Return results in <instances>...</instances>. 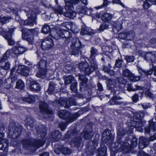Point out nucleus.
<instances>
[{
    "label": "nucleus",
    "mask_w": 156,
    "mask_h": 156,
    "mask_svg": "<svg viewBox=\"0 0 156 156\" xmlns=\"http://www.w3.org/2000/svg\"><path fill=\"white\" fill-rule=\"evenodd\" d=\"M22 143L23 147L25 149L30 147L37 149L42 146L44 144L45 141L43 139H36L30 138L22 140Z\"/></svg>",
    "instance_id": "nucleus-1"
},
{
    "label": "nucleus",
    "mask_w": 156,
    "mask_h": 156,
    "mask_svg": "<svg viewBox=\"0 0 156 156\" xmlns=\"http://www.w3.org/2000/svg\"><path fill=\"white\" fill-rule=\"evenodd\" d=\"M52 104L55 107L61 105L66 108H68L72 105H75L76 104V100L74 98H68L64 97L60 98L58 100H55Z\"/></svg>",
    "instance_id": "nucleus-2"
},
{
    "label": "nucleus",
    "mask_w": 156,
    "mask_h": 156,
    "mask_svg": "<svg viewBox=\"0 0 156 156\" xmlns=\"http://www.w3.org/2000/svg\"><path fill=\"white\" fill-rule=\"evenodd\" d=\"M52 104L55 107L61 105L66 108H68L72 105H75L76 104V100L74 98H68L64 97L60 98L58 100H55Z\"/></svg>",
    "instance_id": "nucleus-3"
},
{
    "label": "nucleus",
    "mask_w": 156,
    "mask_h": 156,
    "mask_svg": "<svg viewBox=\"0 0 156 156\" xmlns=\"http://www.w3.org/2000/svg\"><path fill=\"white\" fill-rule=\"evenodd\" d=\"M90 62V65H89L88 63L85 61L80 62L78 64V68L80 70L88 75L95 70L98 66L97 64L94 63L91 61Z\"/></svg>",
    "instance_id": "nucleus-4"
},
{
    "label": "nucleus",
    "mask_w": 156,
    "mask_h": 156,
    "mask_svg": "<svg viewBox=\"0 0 156 156\" xmlns=\"http://www.w3.org/2000/svg\"><path fill=\"white\" fill-rule=\"evenodd\" d=\"M82 113L80 111L70 115L69 113L66 110H61L58 112V116L59 118L66 120L67 123L72 122L76 120Z\"/></svg>",
    "instance_id": "nucleus-5"
},
{
    "label": "nucleus",
    "mask_w": 156,
    "mask_h": 156,
    "mask_svg": "<svg viewBox=\"0 0 156 156\" xmlns=\"http://www.w3.org/2000/svg\"><path fill=\"white\" fill-rule=\"evenodd\" d=\"M22 130L21 126H16L10 125L9 126L8 135L10 137L16 139L21 134Z\"/></svg>",
    "instance_id": "nucleus-6"
},
{
    "label": "nucleus",
    "mask_w": 156,
    "mask_h": 156,
    "mask_svg": "<svg viewBox=\"0 0 156 156\" xmlns=\"http://www.w3.org/2000/svg\"><path fill=\"white\" fill-rule=\"evenodd\" d=\"M81 44L79 39L77 38L73 39L70 47V52L72 55L78 56Z\"/></svg>",
    "instance_id": "nucleus-7"
},
{
    "label": "nucleus",
    "mask_w": 156,
    "mask_h": 156,
    "mask_svg": "<svg viewBox=\"0 0 156 156\" xmlns=\"http://www.w3.org/2000/svg\"><path fill=\"white\" fill-rule=\"evenodd\" d=\"M27 15L29 16L28 18L23 21V25L32 27L37 24L36 16L35 12L30 10L28 11Z\"/></svg>",
    "instance_id": "nucleus-8"
},
{
    "label": "nucleus",
    "mask_w": 156,
    "mask_h": 156,
    "mask_svg": "<svg viewBox=\"0 0 156 156\" xmlns=\"http://www.w3.org/2000/svg\"><path fill=\"white\" fill-rule=\"evenodd\" d=\"M54 45L52 39L50 37H46L42 41L41 47L43 50H48L50 49Z\"/></svg>",
    "instance_id": "nucleus-9"
},
{
    "label": "nucleus",
    "mask_w": 156,
    "mask_h": 156,
    "mask_svg": "<svg viewBox=\"0 0 156 156\" xmlns=\"http://www.w3.org/2000/svg\"><path fill=\"white\" fill-rule=\"evenodd\" d=\"M22 32V38L24 40L27 41L29 44L32 45L33 43L34 38L33 36L29 34L27 29H22L21 30Z\"/></svg>",
    "instance_id": "nucleus-10"
},
{
    "label": "nucleus",
    "mask_w": 156,
    "mask_h": 156,
    "mask_svg": "<svg viewBox=\"0 0 156 156\" xmlns=\"http://www.w3.org/2000/svg\"><path fill=\"white\" fill-rule=\"evenodd\" d=\"M25 62L27 66H19L17 71L18 73H20L23 76H27L29 75V70L30 69V66H28L30 65V63L27 61H26Z\"/></svg>",
    "instance_id": "nucleus-11"
},
{
    "label": "nucleus",
    "mask_w": 156,
    "mask_h": 156,
    "mask_svg": "<svg viewBox=\"0 0 156 156\" xmlns=\"http://www.w3.org/2000/svg\"><path fill=\"white\" fill-rule=\"evenodd\" d=\"M76 11L79 15L82 16V14H85L88 15H90L92 9L91 8H88L85 6L81 7V6L78 5L76 7Z\"/></svg>",
    "instance_id": "nucleus-12"
},
{
    "label": "nucleus",
    "mask_w": 156,
    "mask_h": 156,
    "mask_svg": "<svg viewBox=\"0 0 156 156\" xmlns=\"http://www.w3.org/2000/svg\"><path fill=\"white\" fill-rule=\"evenodd\" d=\"M137 144L136 139V138H133V139L130 146H129V144L127 142L124 143L122 146V149L123 150H128V152H131V150L133 148L135 147Z\"/></svg>",
    "instance_id": "nucleus-13"
},
{
    "label": "nucleus",
    "mask_w": 156,
    "mask_h": 156,
    "mask_svg": "<svg viewBox=\"0 0 156 156\" xmlns=\"http://www.w3.org/2000/svg\"><path fill=\"white\" fill-rule=\"evenodd\" d=\"M39 108L41 111L40 113L51 114L52 113V111L48 108V104L44 101L40 102Z\"/></svg>",
    "instance_id": "nucleus-14"
},
{
    "label": "nucleus",
    "mask_w": 156,
    "mask_h": 156,
    "mask_svg": "<svg viewBox=\"0 0 156 156\" xmlns=\"http://www.w3.org/2000/svg\"><path fill=\"white\" fill-rule=\"evenodd\" d=\"M145 59L149 62H154L156 61V52L153 51L147 53L145 55Z\"/></svg>",
    "instance_id": "nucleus-15"
},
{
    "label": "nucleus",
    "mask_w": 156,
    "mask_h": 156,
    "mask_svg": "<svg viewBox=\"0 0 156 156\" xmlns=\"http://www.w3.org/2000/svg\"><path fill=\"white\" fill-rule=\"evenodd\" d=\"M90 53V58L89 60L94 63L97 64L95 57L98 55V50L94 47H92L91 48Z\"/></svg>",
    "instance_id": "nucleus-16"
},
{
    "label": "nucleus",
    "mask_w": 156,
    "mask_h": 156,
    "mask_svg": "<svg viewBox=\"0 0 156 156\" xmlns=\"http://www.w3.org/2000/svg\"><path fill=\"white\" fill-rule=\"evenodd\" d=\"M61 33L62 31L59 28L57 29L54 28L51 29L50 31L51 36L57 40L60 38Z\"/></svg>",
    "instance_id": "nucleus-17"
},
{
    "label": "nucleus",
    "mask_w": 156,
    "mask_h": 156,
    "mask_svg": "<svg viewBox=\"0 0 156 156\" xmlns=\"http://www.w3.org/2000/svg\"><path fill=\"white\" fill-rule=\"evenodd\" d=\"M36 131L38 136L42 138H44L46 134V129L42 126H38L36 129Z\"/></svg>",
    "instance_id": "nucleus-18"
},
{
    "label": "nucleus",
    "mask_w": 156,
    "mask_h": 156,
    "mask_svg": "<svg viewBox=\"0 0 156 156\" xmlns=\"http://www.w3.org/2000/svg\"><path fill=\"white\" fill-rule=\"evenodd\" d=\"M14 29L11 28L8 31V33L6 34L4 36L5 38L8 40L9 44L10 45H12L14 44V41L12 38L11 34L14 31Z\"/></svg>",
    "instance_id": "nucleus-19"
},
{
    "label": "nucleus",
    "mask_w": 156,
    "mask_h": 156,
    "mask_svg": "<svg viewBox=\"0 0 156 156\" xmlns=\"http://www.w3.org/2000/svg\"><path fill=\"white\" fill-rule=\"evenodd\" d=\"M79 78L81 82L80 85V89L81 91L83 90V88L85 89L87 87L86 83L87 81V79L85 75L82 74H79Z\"/></svg>",
    "instance_id": "nucleus-20"
},
{
    "label": "nucleus",
    "mask_w": 156,
    "mask_h": 156,
    "mask_svg": "<svg viewBox=\"0 0 156 156\" xmlns=\"http://www.w3.org/2000/svg\"><path fill=\"white\" fill-rule=\"evenodd\" d=\"M25 122L28 129L31 130L34 127V120L33 117H27L25 120Z\"/></svg>",
    "instance_id": "nucleus-21"
},
{
    "label": "nucleus",
    "mask_w": 156,
    "mask_h": 156,
    "mask_svg": "<svg viewBox=\"0 0 156 156\" xmlns=\"http://www.w3.org/2000/svg\"><path fill=\"white\" fill-rule=\"evenodd\" d=\"M149 144V141L144 137L140 138L139 143V148L143 149L146 147Z\"/></svg>",
    "instance_id": "nucleus-22"
},
{
    "label": "nucleus",
    "mask_w": 156,
    "mask_h": 156,
    "mask_svg": "<svg viewBox=\"0 0 156 156\" xmlns=\"http://www.w3.org/2000/svg\"><path fill=\"white\" fill-rule=\"evenodd\" d=\"M30 90L32 91L38 90L41 88L39 83L35 81H33L30 82Z\"/></svg>",
    "instance_id": "nucleus-23"
},
{
    "label": "nucleus",
    "mask_w": 156,
    "mask_h": 156,
    "mask_svg": "<svg viewBox=\"0 0 156 156\" xmlns=\"http://www.w3.org/2000/svg\"><path fill=\"white\" fill-rule=\"evenodd\" d=\"M137 67L139 73L141 74V76L150 75L154 71L153 68H152V69H151L149 70L145 71L143 70L140 66H137Z\"/></svg>",
    "instance_id": "nucleus-24"
},
{
    "label": "nucleus",
    "mask_w": 156,
    "mask_h": 156,
    "mask_svg": "<svg viewBox=\"0 0 156 156\" xmlns=\"http://www.w3.org/2000/svg\"><path fill=\"white\" fill-rule=\"evenodd\" d=\"M76 15V12L74 11L71 10H69L64 13V16L65 17L72 19L75 17Z\"/></svg>",
    "instance_id": "nucleus-25"
},
{
    "label": "nucleus",
    "mask_w": 156,
    "mask_h": 156,
    "mask_svg": "<svg viewBox=\"0 0 156 156\" xmlns=\"http://www.w3.org/2000/svg\"><path fill=\"white\" fill-rule=\"evenodd\" d=\"M22 100L25 102H27L28 103H32L34 102L35 100V98L34 95H30L27 97L22 98Z\"/></svg>",
    "instance_id": "nucleus-26"
},
{
    "label": "nucleus",
    "mask_w": 156,
    "mask_h": 156,
    "mask_svg": "<svg viewBox=\"0 0 156 156\" xmlns=\"http://www.w3.org/2000/svg\"><path fill=\"white\" fill-rule=\"evenodd\" d=\"M51 135L53 140L55 141L58 140L61 137V135L58 130H56L52 133Z\"/></svg>",
    "instance_id": "nucleus-27"
},
{
    "label": "nucleus",
    "mask_w": 156,
    "mask_h": 156,
    "mask_svg": "<svg viewBox=\"0 0 156 156\" xmlns=\"http://www.w3.org/2000/svg\"><path fill=\"white\" fill-rule=\"evenodd\" d=\"M8 141L7 140H4L3 143H0V150L7 152L8 151Z\"/></svg>",
    "instance_id": "nucleus-28"
},
{
    "label": "nucleus",
    "mask_w": 156,
    "mask_h": 156,
    "mask_svg": "<svg viewBox=\"0 0 156 156\" xmlns=\"http://www.w3.org/2000/svg\"><path fill=\"white\" fill-rule=\"evenodd\" d=\"M65 84L68 85L72 82L75 80L74 78L71 75H69L66 76L64 78Z\"/></svg>",
    "instance_id": "nucleus-29"
},
{
    "label": "nucleus",
    "mask_w": 156,
    "mask_h": 156,
    "mask_svg": "<svg viewBox=\"0 0 156 156\" xmlns=\"http://www.w3.org/2000/svg\"><path fill=\"white\" fill-rule=\"evenodd\" d=\"M12 55L10 53L9 50H8L3 55L2 58H0V63L5 62L9 58L10 55Z\"/></svg>",
    "instance_id": "nucleus-30"
},
{
    "label": "nucleus",
    "mask_w": 156,
    "mask_h": 156,
    "mask_svg": "<svg viewBox=\"0 0 156 156\" xmlns=\"http://www.w3.org/2000/svg\"><path fill=\"white\" fill-rule=\"evenodd\" d=\"M46 62L45 60H41L38 63L37 67L39 69H46Z\"/></svg>",
    "instance_id": "nucleus-31"
},
{
    "label": "nucleus",
    "mask_w": 156,
    "mask_h": 156,
    "mask_svg": "<svg viewBox=\"0 0 156 156\" xmlns=\"http://www.w3.org/2000/svg\"><path fill=\"white\" fill-rule=\"evenodd\" d=\"M61 36V37L65 38L66 39H68L71 37L72 34L71 33L65 30L63 31V32H62Z\"/></svg>",
    "instance_id": "nucleus-32"
},
{
    "label": "nucleus",
    "mask_w": 156,
    "mask_h": 156,
    "mask_svg": "<svg viewBox=\"0 0 156 156\" xmlns=\"http://www.w3.org/2000/svg\"><path fill=\"white\" fill-rule=\"evenodd\" d=\"M12 18L10 16H0V22L3 24H5L9 22Z\"/></svg>",
    "instance_id": "nucleus-33"
},
{
    "label": "nucleus",
    "mask_w": 156,
    "mask_h": 156,
    "mask_svg": "<svg viewBox=\"0 0 156 156\" xmlns=\"http://www.w3.org/2000/svg\"><path fill=\"white\" fill-rule=\"evenodd\" d=\"M89 29L85 25H83L82 27L80 34L81 35H84L85 34H88L90 33Z\"/></svg>",
    "instance_id": "nucleus-34"
},
{
    "label": "nucleus",
    "mask_w": 156,
    "mask_h": 156,
    "mask_svg": "<svg viewBox=\"0 0 156 156\" xmlns=\"http://www.w3.org/2000/svg\"><path fill=\"white\" fill-rule=\"evenodd\" d=\"M63 8L60 6H58L54 8L55 12V13L60 15L63 14L64 16V13L63 12Z\"/></svg>",
    "instance_id": "nucleus-35"
},
{
    "label": "nucleus",
    "mask_w": 156,
    "mask_h": 156,
    "mask_svg": "<svg viewBox=\"0 0 156 156\" xmlns=\"http://www.w3.org/2000/svg\"><path fill=\"white\" fill-rule=\"evenodd\" d=\"M39 71L36 74L37 76L39 77L43 78L46 75V69H39Z\"/></svg>",
    "instance_id": "nucleus-36"
},
{
    "label": "nucleus",
    "mask_w": 156,
    "mask_h": 156,
    "mask_svg": "<svg viewBox=\"0 0 156 156\" xmlns=\"http://www.w3.org/2000/svg\"><path fill=\"white\" fill-rule=\"evenodd\" d=\"M51 30L49 26L47 24L44 25L42 28L41 31L43 34H47L50 32Z\"/></svg>",
    "instance_id": "nucleus-37"
},
{
    "label": "nucleus",
    "mask_w": 156,
    "mask_h": 156,
    "mask_svg": "<svg viewBox=\"0 0 156 156\" xmlns=\"http://www.w3.org/2000/svg\"><path fill=\"white\" fill-rule=\"evenodd\" d=\"M93 133L91 131L88 132L85 131L83 133V137L86 140L91 139Z\"/></svg>",
    "instance_id": "nucleus-38"
},
{
    "label": "nucleus",
    "mask_w": 156,
    "mask_h": 156,
    "mask_svg": "<svg viewBox=\"0 0 156 156\" xmlns=\"http://www.w3.org/2000/svg\"><path fill=\"white\" fill-rule=\"evenodd\" d=\"M154 130V126L153 123L150 122L149 123V127L145 128V133H149L150 131H153Z\"/></svg>",
    "instance_id": "nucleus-39"
},
{
    "label": "nucleus",
    "mask_w": 156,
    "mask_h": 156,
    "mask_svg": "<svg viewBox=\"0 0 156 156\" xmlns=\"http://www.w3.org/2000/svg\"><path fill=\"white\" fill-rule=\"evenodd\" d=\"M24 87V84L21 80H18L16 83V87L17 88L22 89Z\"/></svg>",
    "instance_id": "nucleus-40"
},
{
    "label": "nucleus",
    "mask_w": 156,
    "mask_h": 156,
    "mask_svg": "<svg viewBox=\"0 0 156 156\" xmlns=\"http://www.w3.org/2000/svg\"><path fill=\"white\" fill-rule=\"evenodd\" d=\"M107 129H106L102 134V141L104 144H106L107 142Z\"/></svg>",
    "instance_id": "nucleus-41"
},
{
    "label": "nucleus",
    "mask_w": 156,
    "mask_h": 156,
    "mask_svg": "<svg viewBox=\"0 0 156 156\" xmlns=\"http://www.w3.org/2000/svg\"><path fill=\"white\" fill-rule=\"evenodd\" d=\"M9 9L10 10L9 12H12L16 16H18V12L20 11V9L17 8H13L11 7H8Z\"/></svg>",
    "instance_id": "nucleus-42"
},
{
    "label": "nucleus",
    "mask_w": 156,
    "mask_h": 156,
    "mask_svg": "<svg viewBox=\"0 0 156 156\" xmlns=\"http://www.w3.org/2000/svg\"><path fill=\"white\" fill-rule=\"evenodd\" d=\"M129 79L133 82H136L140 79V78L138 76H135L133 74L131 73L128 77Z\"/></svg>",
    "instance_id": "nucleus-43"
},
{
    "label": "nucleus",
    "mask_w": 156,
    "mask_h": 156,
    "mask_svg": "<svg viewBox=\"0 0 156 156\" xmlns=\"http://www.w3.org/2000/svg\"><path fill=\"white\" fill-rule=\"evenodd\" d=\"M61 151L65 155H69L71 152V150L67 147H63L62 148Z\"/></svg>",
    "instance_id": "nucleus-44"
},
{
    "label": "nucleus",
    "mask_w": 156,
    "mask_h": 156,
    "mask_svg": "<svg viewBox=\"0 0 156 156\" xmlns=\"http://www.w3.org/2000/svg\"><path fill=\"white\" fill-rule=\"evenodd\" d=\"M8 50H9V52L12 55L13 53L14 54H20L17 47H14Z\"/></svg>",
    "instance_id": "nucleus-45"
},
{
    "label": "nucleus",
    "mask_w": 156,
    "mask_h": 156,
    "mask_svg": "<svg viewBox=\"0 0 156 156\" xmlns=\"http://www.w3.org/2000/svg\"><path fill=\"white\" fill-rule=\"evenodd\" d=\"M73 142L74 145L77 147H79L81 142V139L80 137L76 138V139H74Z\"/></svg>",
    "instance_id": "nucleus-46"
},
{
    "label": "nucleus",
    "mask_w": 156,
    "mask_h": 156,
    "mask_svg": "<svg viewBox=\"0 0 156 156\" xmlns=\"http://www.w3.org/2000/svg\"><path fill=\"white\" fill-rule=\"evenodd\" d=\"M62 26L65 27L67 29L69 30H73L72 27L73 24L69 22H64L62 23Z\"/></svg>",
    "instance_id": "nucleus-47"
},
{
    "label": "nucleus",
    "mask_w": 156,
    "mask_h": 156,
    "mask_svg": "<svg viewBox=\"0 0 156 156\" xmlns=\"http://www.w3.org/2000/svg\"><path fill=\"white\" fill-rule=\"evenodd\" d=\"M55 88L54 86V83L53 82H50L48 90V92L49 94H50L52 93L54 90Z\"/></svg>",
    "instance_id": "nucleus-48"
},
{
    "label": "nucleus",
    "mask_w": 156,
    "mask_h": 156,
    "mask_svg": "<svg viewBox=\"0 0 156 156\" xmlns=\"http://www.w3.org/2000/svg\"><path fill=\"white\" fill-rule=\"evenodd\" d=\"M77 82H75L72 83L70 85L71 90L74 92H76L77 90Z\"/></svg>",
    "instance_id": "nucleus-49"
},
{
    "label": "nucleus",
    "mask_w": 156,
    "mask_h": 156,
    "mask_svg": "<svg viewBox=\"0 0 156 156\" xmlns=\"http://www.w3.org/2000/svg\"><path fill=\"white\" fill-rule=\"evenodd\" d=\"M135 36V34L133 32L127 33L126 40H133Z\"/></svg>",
    "instance_id": "nucleus-50"
},
{
    "label": "nucleus",
    "mask_w": 156,
    "mask_h": 156,
    "mask_svg": "<svg viewBox=\"0 0 156 156\" xmlns=\"http://www.w3.org/2000/svg\"><path fill=\"white\" fill-rule=\"evenodd\" d=\"M107 5V0H104L103 4L99 6H96L94 7L96 9H99L102 8L106 7Z\"/></svg>",
    "instance_id": "nucleus-51"
},
{
    "label": "nucleus",
    "mask_w": 156,
    "mask_h": 156,
    "mask_svg": "<svg viewBox=\"0 0 156 156\" xmlns=\"http://www.w3.org/2000/svg\"><path fill=\"white\" fill-rule=\"evenodd\" d=\"M106 148H102L98 150V154L99 156H105L106 153Z\"/></svg>",
    "instance_id": "nucleus-52"
},
{
    "label": "nucleus",
    "mask_w": 156,
    "mask_h": 156,
    "mask_svg": "<svg viewBox=\"0 0 156 156\" xmlns=\"http://www.w3.org/2000/svg\"><path fill=\"white\" fill-rule=\"evenodd\" d=\"M10 64L9 63V62H5V65L3 66H1V68L3 69L8 70L10 69Z\"/></svg>",
    "instance_id": "nucleus-53"
},
{
    "label": "nucleus",
    "mask_w": 156,
    "mask_h": 156,
    "mask_svg": "<svg viewBox=\"0 0 156 156\" xmlns=\"http://www.w3.org/2000/svg\"><path fill=\"white\" fill-rule=\"evenodd\" d=\"M125 59L127 62H132L134 60V58L133 56H127L125 57Z\"/></svg>",
    "instance_id": "nucleus-54"
},
{
    "label": "nucleus",
    "mask_w": 156,
    "mask_h": 156,
    "mask_svg": "<svg viewBox=\"0 0 156 156\" xmlns=\"http://www.w3.org/2000/svg\"><path fill=\"white\" fill-rule=\"evenodd\" d=\"M59 127L62 131H64L66 127V124L65 122H61L59 124Z\"/></svg>",
    "instance_id": "nucleus-55"
},
{
    "label": "nucleus",
    "mask_w": 156,
    "mask_h": 156,
    "mask_svg": "<svg viewBox=\"0 0 156 156\" xmlns=\"http://www.w3.org/2000/svg\"><path fill=\"white\" fill-rule=\"evenodd\" d=\"M123 74L124 76L126 77H128L130 74L132 73H131L128 69H126L123 71Z\"/></svg>",
    "instance_id": "nucleus-56"
},
{
    "label": "nucleus",
    "mask_w": 156,
    "mask_h": 156,
    "mask_svg": "<svg viewBox=\"0 0 156 156\" xmlns=\"http://www.w3.org/2000/svg\"><path fill=\"white\" fill-rule=\"evenodd\" d=\"M123 62L122 60H117L116 61L115 66L119 68L121 66Z\"/></svg>",
    "instance_id": "nucleus-57"
},
{
    "label": "nucleus",
    "mask_w": 156,
    "mask_h": 156,
    "mask_svg": "<svg viewBox=\"0 0 156 156\" xmlns=\"http://www.w3.org/2000/svg\"><path fill=\"white\" fill-rule=\"evenodd\" d=\"M107 27V25L106 24V23H104L100 26L99 29V30L100 31H102L105 29H106Z\"/></svg>",
    "instance_id": "nucleus-58"
},
{
    "label": "nucleus",
    "mask_w": 156,
    "mask_h": 156,
    "mask_svg": "<svg viewBox=\"0 0 156 156\" xmlns=\"http://www.w3.org/2000/svg\"><path fill=\"white\" fill-rule=\"evenodd\" d=\"M148 1L146 0L145 2H144L143 5V7L144 9H147L150 6V4L148 2Z\"/></svg>",
    "instance_id": "nucleus-59"
},
{
    "label": "nucleus",
    "mask_w": 156,
    "mask_h": 156,
    "mask_svg": "<svg viewBox=\"0 0 156 156\" xmlns=\"http://www.w3.org/2000/svg\"><path fill=\"white\" fill-rule=\"evenodd\" d=\"M127 33L126 34L122 33L119 34V37L123 39H126Z\"/></svg>",
    "instance_id": "nucleus-60"
},
{
    "label": "nucleus",
    "mask_w": 156,
    "mask_h": 156,
    "mask_svg": "<svg viewBox=\"0 0 156 156\" xmlns=\"http://www.w3.org/2000/svg\"><path fill=\"white\" fill-rule=\"evenodd\" d=\"M143 125L142 122L140 121L139 122L137 121L135 125V128L136 129L141 127Z\"/></svg>",
    "instance_id": "nucleus-61"
},
{
    "label": "nucleus",
    "mask_w": 156,
    "mask_h": 156,
    "mask_svg": "<svg viewBox=\"0 0 156 156\" xmlns=\"http://www.w3.org/2000/svg\"><path fill=\"white\" fill-rule=\"evenodd\" d=\"M107 14L106 13L101 15V19L102 21H104L105 23V21L106 22L107 20Z\"/></svg>",
    "instance_id": "nucleus-62"
},
{
    "label": "nucleus",
    "mask_w": 156,
    "mask_h": 156,
    "mask_svg": "<svg viewBox=\"0 0 156 156\" xmlns=\"http://www.w3.org/2000/svg\"><path fill=\"white\" fill-rule=\"evenodd\" d=\"M145 95L146 97H148L150 98L152 97L153 96V95L148 90H147L145 91Z\"/></svg>",
    "instance_id": "nucleus-63"
},
{
    "label": "nucleus",
    "mask_w": 156,
    "mask_h": 156,
    "mask_svg": "<svg viewBox=\"0 0 156 156\" xmlns=\"http://www.w3.org/2000/svg\"><path fill=\"white\" fill-rule=\"evenodd\" d=\"M6 82V81L5 79L0 78V87L4 86Z\"/></svg>",
    "instance_id": "nucleus-64"
}]
</instances>
